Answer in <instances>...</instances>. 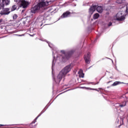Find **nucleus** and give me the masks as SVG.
I'll use <instances>...</instances> for the list:
<instances>
[{
    "mask_svg": "<svg viewBox=\"0 0 128 128\" xmlns=\"http://www.w3.org/2000/svg\"><path fill=\"white\" fill-rule=\"evenodd\" d=\"M16 18H18V15H16V14H14L13 16V19L16 20Z\"/></svg>",
    "mask_w": 128,
    "mask_h": 128,
    "instance_id": "nucleus-20",
    "label": "nucleus"
},
{
    "mask_svg": "<svg viewBox=\"0 0 128 128\" xmlns=\"http://www.w3.org/2000/svg\"><path fill=\"white\" fill-rule=\"evenodd\" d=\"M2 22V19H0V24Z\"/></svg>",
    "mask_w": 128,
    "mask_h": 128,
    "instance_id": "nucleus-25",
    "label": "nucleus"
},
{
    "mask_svg": "<svg viewBox=\"0 0 128 128\" xmlns=\"http://www.w3.org/2000/svg\"><path fill=\"white\" fill-rule=\"evenodd\" d=\"M121 120H122V122L123 123L124 122V119L121 118Z\"/></svg>",
    "mask_w": 128,
    "mask_h": 128,
    "instance_id": "nucleus-26",
    "label": "nucleus"
},
{
    "mask_svg": "<svg viewBox=\"0 0 128 128\" xmlns=\"http://www.w3.org/2000/svg\"><path fill=\"white\" fill-rule=\"evenodd\" d=\"M76 48H73L68 51L61 50L60 52L62 54V56H60L62 62H68V60L72 58V54L76 52Z\"/></svg>",
    "mask_w": 128,
    "mask_h": 128,
    "instance_id": "nucleus-3",
    "label": "nucleus"
},
{
    "mask_svg": "<svg viewBox=\"0 0 128 128\" xmlns=\"http://www.w3.org/2000/svg\"><path fill=\"white\" fill-rule=\"evenodd\" d=\"M112 22H110L108 24V26H112Z\"/></svg>",
    "mask_w": 128,
    "mask_h": 128,
    "instance_id": "nucleus-22",
    "label": "nucleus"
},
{
    "mask_svg": "<svg viewBox=\"0 0 128 128\" xmlns=\"http://www.w3.org/2000/svg\"><path fill=\"white\" fill-rule=\"evenodd\" d=\"M118 106H120V108H124V106H126V102H124L122 103L121 104H118Z\"/></svg>",
    "mask_w": 128,
    "mask_h": 128,
    "instance_id": "nucleus-14",
    "label": "nucleus"
},
{
    "mask_svg": "<svg viewBox=\"0 0 128 128\" xmlns=\"http://www.w3.org/2000/svg\"><path fill=\"white\" fill-rule=\"evenodd\" d=\"M2 8H3V7L2 6L0 5V10Z\"/></svg>",
    "mask_w": 128,
    "mask_h": 128,
    "instance_id": "nucleus-29",
    "label": "nucleus"
},
{
    "mask_svg": "<svg viewBox=\"0 0 128 128\" xmlns=\"http://www.w3.org/2000/svg\"><path fill=\"white\" fill-rule=\"evenodd\" d=\"M108 84H110V82H108Z\"/></svg>",
    "mask_w": 128,
    "mask_h": 128,
    "instance_id": "nucleus-33",
    "label": "nucleus"
},
{
    "mask_svg": "<svg viewBox=\"0 0 128 128\" xmlns=\"http://www.w3.org/2000/svg\"><path fill=\"white\" fill-rule=\"evenodd\" d=\"M84 60L85 62L87 64H89L90 62V53L88 52L86 55L84 56Z\"/></svg>",
    "mask_w": 128,
    "mask_h": 128,
    "instance_id": "nucleus-9",
    "label": "nucleus"
},
{
    "mask_svg": "<svg viewBox=\"0 0 128 128\" xmlns=\"http://www.w3.org/2000/svg\"><path fill=\"white\" fill-rule=\"evenodd\" d=\"M70 14V12L69 11H66L61 16L60 18H68Z\"/></svg>",
    "mask_w": 128,
    "mask_h": 128,
    "instance_id": "nucleus-10",
    "label": "nucleus"
},
{
    "mask_svg": "<svg viewBox=\"0 0 128 128\" xmlns=\"http://www.w3.org/2000/svg\"><path fill=\"white\" fill-rule=\"evenodd\" d=\"M23 24H26V22H23Z\"/></svg>",
    "mask_w": 128,
    "mask_h": 128,
    "instance_id": "nucleus-31",
    "label": "nucleus"
},
{
    "mask_svg": "<svg viewBox=\"0 0 128 128\" xmlns=\"http://www.w3.org/2000/svg\"><path fill=\"white\" fill-rule=\"evenodd\" d=\"M98 3H94L92 4V6L89 9L90 14H92L96 10L98 12L99 14H102L104 10L102 9V6H98Z\"/></svg>",
    "mask_w": 128,
    "mask_h": 128,
    "instance_id": "nucleus-4",
    "label": "nucleus"
},
{
    "mask_svg": "<svg viewBox=\"0 0 128 128\" xmlns=\"http://www.w3.org/2000/svg\"><path fill=\"white\" fill-rule=\"evenodd\" d=\"M44 111H42L39 114L38 116L32 122L31 124H36V120L40 118V116H41L42 114H44Z\"/></svg>",
    "mask_w": 128,
    "mask_h": 128,
    "instance_id": "nucleus-11",
    "label": "nucleus"
},
{
    "mask_svg": "<svg viewBox=\"0 0 128 128\" xmlns=\"http://www.w3.org/2000/svg\"><path fill=\"white\" fill-rule=\"evenodd\" d=\"M110 60H112V64H114V61L112 60V59H110Z\"/></svg>",
    "mask_w": 128,
    "mask_h": 128,
    "instance_id": "nucleus-28",
    "label": "nucleus"
},
{
    "mask_svg": "<svg viewBox=\"0 0 128 128\" xmlns=\"http://www.w3.org/2000/svg\"><path fill=\"white\" fill-rule=\"evenodd\" d=\"M121 84L120 82H115L111 85V86H118V84Z\"/></svg>",
    "mask_w": 128,
    "mask_h": 128,
    "instance_id": "nucleus-16",
    "label": "nucleus"
},
{
    "mask_svg": "<svg viewBox=\"0 0 128 128\" xmlns=\"http://www.w3.org/2000/svg\"><path fill=\"white\" fill-rule=\"evenodd\" d=\"M126 14L124 11H120L116 16V20L122 22L126 20Z\"/></svg>",
    "mask_w": 128,
    "mask_h": 128,
    "instance_id": "nucleus-5",
    "label": "nucleus"
},
{
    "mask_svg": "<svg viewBox=\"0 0 128 128\" xmlns=\"http://www.w3.org/2000/svg\"><path fill=\"white\" fill-rule=\"evenodd\" d=\"M15 36H24V34H15Z\"/></svg>",
    "mask_w": 128,
    "mask_h": 128,
    "instance_id": "nucleus-21",
    "label": "nucleus"
},
{
    "mask_svg": "<svg viewBox=\"0 0 128 128\" xmlns=\"http://www.w3.org/2000/svg\"><path fill=\"white\" fill-rule=\"evenodd\" d=\"M124 12H125V13L128 14V4L126 6V10H124Z\"/></svg>",
    "mask_w": 128,
    "mask_h": 128,
    "instance_id": "nucleus-19",
    "label": "nucleus"
},
{
    "mask_svg": "<svg viewBox=\"0 0 128 128\" xmlns=\"http://www.w3.org/2000/svg\"><path fill=\"white\" fill-rule=\"evenodd\" d=\"M117 122H118V120H117Z\"/></svg>",
    "mask_w": 128,
    "mask_h": 128,
    "instance_id": "nucleus-37",
    "label": "nucleus"
},
{
    "mask_svg": "<svg viewBox=\"0 0 128 128\" xmlns=\"http://www.w3.org/2000/svg\"><path fill=\"white\" fill-rule=\"evenodd\" d=\"M48 44L50 48L52 49V56L53 60L52 61V78H53V86H58L60 84V80L62 79L63 78H64L68 74L70 70H72V68L74 66L72 64H70L68 66H65L59 73L56 78H54V64H56V60H58V49L54 45L48 42H46Z\"/></svg>",
    "mask_w": 128,
    "mask_h": 128,
    "instance_id": "nucleus-1",
    "label": "nucleus"
},
{
    "mask_svg": "<svg viewBox=\"0 0 128 128\" xmlns=\"http://www.w3.org/2000/svg\"><path fill=\"white\" fill-rule=\"evenodd\" d=\"M10 1V0H0V6L2 8H4V6H8Z\"/></svg>",
    "mask_w": 128,
    "mask_h": 128,
    "instance_id": "nucleus-8",
    "label": "nucleus"
},
{
    "mask_svg": "<svg viewBox=\"0 0 128 128\" xmlns=\"http://www.w3.org/2000/svg\"><path fill=\"white\" fill-rule=\"evenodd\" d=\"M6 125H4V124H0V126H5Z\"/></svg>",
    "mask_w": 128,
    "mask_h": 128,
    "instance_id": "nucleus-24",
    "label": "nucleus"
},
{
    "mask_svg": "<svg viewBox=\"0 0 128 128\" xmlns=\"http://www.w3.org/2000/svg\"><path fill=\"white\" fill-rule=\"evenodd\" d=\"M39 18H40V17H38V20H39Z\"/></svg>",
    "mask_w": 128,
    "mask_h": 128,
    "instance_id": "nucleus-32",
    "label": "nucleus"
},
{
    "mask_svg": "<svg viewBox=\"0 0 128 128\" xmlns=\"http://www.w3.org/2000/svg\"><path fill=\"white\" fill-rule=\"evenodd\" d=\"M90 68H91V67H90V68H88V69H90Z\"/></svg>",
    "mask_w": 128,
    "mask_h": 128,
    "instance_id": "nucleus-35",
    "label": "nucleus"
},
{
    "mask_svg": "<svg viewBox=\"0 0 128 128\" xmlns=\"http://www.w3.org/2000/svg\"><path fill=\"white\" fill-rule=\"evenodd\" d=\"M98 90H102V88H99Z\"/></svg>",
    "mask_w": 128,
    "mask_h": 128,
    "instance_id": "nucleus-30",
    "label": "nucleus"
},
{
    "mask_svg": "<svg viewBox=\"0 0 128 128\" xmlns=\"http://www.w3.org/2000/svg\"><path fill=\"white\" fill-rule=\"evenodd\" d=\"M48 4H50V1L48 0H44L32 8H31V12L32 14H36L38 12L42 14L44 12L45 10L48 8L46 6H48Z\"/></svg>",
    "mask_w": 128,
    "mask_h": 128,
    "instance_id": "nucleus-2",
    "label": "nucleus"
},
{
    "mask_svg": "<svg viewBox=\"0 0 128 128\" xmlns=\"http://www.w3.org/2000/svg\"><path fill=\"white\" fill-rule=\"evenodd\" d=\"M17 128H22V127H17Z\"/></svg>",
    "mask_w": 128,
    "mask_h": 128,
    "instance_id": "nucleus-34",
    "label": "nucleus"
},
{
    "mask_svg": "<svg viewBox=\"0 0 128 128\" xmlns=\"http://www.w3.org/2000/svg\"><path fill=\"white\" fill-rule=\"evenodd\" d=\"M26 10H22V14H24V12Z\"/></svg>",
    "mask_w": 128,
    "mask_h": 128,
    "instance_id": "nucleus-23",
    "label": "nucleus"
},
{
    "mask_svg": "<svg viewBox=\"0 0 128 128\" xmlns=\"http://www.w3.org/2000/svg\"><path fill=\"white\" fill-rule=\"evenodd\" d=\"M116 4H122V0H116Z\"/></svg>",
    "mask_w": 128,
    "mask_h": 128,
    "instance_id": "nucleus-18",
    "label": "nucleus"
},
{
    "mask_svg": "<svg viewBox=\"0 0 128 128\" xmlns=\"http://www.w3.org/2000/svg\"><path fill=\"white\" fill-rule=\"evenodd\" d=\"M100 18V14L96 13L94 15L93 18L94 20H96Z\"/></svg>",
    "mask_w": 128,
    "mask_h": 128,
    "instance_id": "nucleus-15",
    "label": "nucleus"
},
{
    "mask_svg": "<svg viewBox=\"0 0 128 128\" xmlns=\"http://www.w3.org/2000/svg\"><path fill=\"white\" fill-rule=\"evenodd\" d=\"M78 76L80 78H84V72H82V70H80L78 72Z\"/></svg>",
    "mask_w": 128,
    "mask_h": 128,
    "instance_id": "nucleus-12",
    "label": "nucleus"
},
{
    "mask_svg": "<svg viewBox=\"0 0 128 128\" xmlns=\"http://www.w3.org/2000/svg\"><path fill=\"white\" fill-rule=\"evenodd\" d=\"M18 4V6H19V8H28V2L25 0H19Z\"/></svg>",
    "mask_w": 128,
    "mask_h": 128,
    "instance_id": "nucleus-6",
    "label": "nucleus"
},
{
    "mask_svg": "<svg viewBox=\"0 0 128 128\" xmlns=\"http://www.w3.org/2000/svg\"><path fill=\"white\" fill-rule=\"evenodd\" d=\"M14 1L15 2H18V0H14Z\"/></svg>",
    "mask_w": 128,
    "mask_h": 128,
    "instance_id": "nucleus-27",
    "label": "nucleus"
},
{
    "mask_svg": "<svg viewBox=\"0 0 128 128\" xmlns=\"http://www.w3.org/2000/svg\"><path fill=\"white\" fill-rule=\"evenodd\" d=\"M100 92H102V91H100Z\"/></svg>",
    "mask_w": 128,
    "mask_h": 128,
    "instance_id": "nucleus-36",
    "label": "nucleus"
},
{
    "mask_svg": "<svg viewBox=\"0 0 128 128\" xmlns=\"http://www.w3.org/2000/svg\"><path fill=\"white\" fill-rule=\"evenodd\" d=\"M16 5L12 6L11 8V12H14V10H16Z\"/></svg>",
    "mask_w": 128,
    "mask_h": 128,
    "instance_id": "nucleus-17",
    "label": "nucleus"
},
{
    "mask_svg": "<svg viewBox=\"0 0 128 128\" xmlns=\"http://www.w3.org/2000/svg\"><path fill=\"white\" fill-rule=\"evenodd\" d=\"M80 88H86V90H96V92H100V90H98L96 88H86V87H80Z\"/></svg>",
    "mask_w": 128,
    "mask_h": 128,
    "instance_id": "nucleus-13",
    "label": "nucleus"
},
{
    "mask_svg": "<svg viewBox=\"0 0 128 128\" xmlns=\"http://www.w3.org/2000/svg\"><path fill=\"white\" fill-rule=\"evenodd\" d=\"M10 8H3L0 12V14L1 16H6L10 14Z\"/></svg>",
    "mask_w": 128,
    "mask_h": 128,
    "instance_id": "nucleus-7",
    "label": "nucleus"
}]
</instances>
